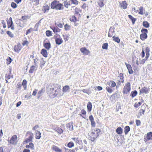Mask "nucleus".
<instances>
[{"mask_svg":"<svg viewBox=\"0 0 152 152\" xmlns=\"http://www.w3.org/2000/svg\"><path fill=\"white\" fill-rule=\"evenodd\" d=\"M92 105L91 103L90 102H88L87 104V108L88 111L90 112L92 110Z\"/></svg>","mask_w":152,"mask_h":152,"instance_id":"31","label":"nucleus"},{"mask_svg":"<svg viewBox=\"0 0 152 152\" xmlns=\"http://www.w3.org/2000/svg\"><path fill=\"white\" fill-rule=\"evenodd\" d=\"M113 40L117 43H119L120 42V39L118 37H115V36H113Z\"/></svg>","mask_w":152,"mask_h":152,"instance_id":"45","label":"nucleus"},{"mask_svg":"<svg viewBox=\"0 0 152 152\" xmlns=\"http://www.w3.org/2000/svg\"><path fill=\"white\" fill-rule=\"evenodd\" d=\"M29 44V42L27 40H24L23 41V42L22 43V45L23 46L26 45V46H28Z\"/></svg>","mask_w":152,"mask_h":152,"instance_id":"57","label":"nucleus"},{"mask_svg":"<svg viewBox=\"0 0 152 152\" xmlns=\"http://www.w3.org/2000/svg\"><path fill=\"white\" fill-rule=\"evenodd\" d=\"M139 14L141 15H143L144 14L143 12V8L142 7H141L139 8Z\"/></svg>","mask_w":152,"mask_h":152,"instance_id":"51","label":"nucleus"},{"mask_svg":"<svg viewBox=\"0 0 152 152\" xmlns=\"http://www.w3.org/2000/svg\"><path fill=\"white\" fill-rule=\"evenodd\" d=\"M22 48V46L20 43H18L14 46L13 49L15 52L18 53L21 50Z\"/></svg>","mask_w":152,"mask_h":152,"instance_id":"11","label":"nucleus"},{"mask_svg":"<svg viewBox=\"0 0 152 152\" xmlns=\"http://www.w3.org/2000/svg\"><path fill=\"white\" fill-rule=\"evenodd\" d=\"M45 33L47 37H50L52 36V32L50 31L47 30Z\"/></svg>","mask_w":152,"mask_h":152,"instance_id":"50","label":"nucleus"},{"mask_svg":"<svg viewBox=\"0 0 152 152\" xmlns=\"http://www.w3.org/2000/svg\"><path fill=\"white\" fill-rule=\"evenodd\" d=\"M25 147L27 148H30L31 150H34V145L31 142H30L29 143L28 145H26Z\"/></svg>","mask_w":152,"mask_h":152,"instance_id":"28","label":"nucleus"},{"mask_svg":"<svg viewBox=\"0 0 152 152\" xmlns=\"http://www.w3.org/2000/svg\"><path fill=\"white\" fill-rule=\"evenodd\" d=\"M73 123L72 122L68 123L66 125L67 128L70 130H72L73 128Z\"/></svg>","mask_w":152,"mask_h":152,"instance_id":"29","label":"nucleus"},{"mask_svg":"<svg viewBox=\"0 0 152 152\" xmlns=\"http://www.w3.org/2000/svg\"><path fill=\"white\" fill-rule=\"evenodd\" d=\"M17 5L14 2H12L11 4V7L14 9L15 8L17 7Z\"/></svg>","mask_w":152,"mask_h":152,"instance_id":"63","label":"nucleus"},{"mask_svg":"<svg viewBox=\"0 0 152 152\" xmlns=\"http://www.w3.org/2000/svg\"><path fill=\"white\" fill-rule=\"evenodd\" d=\"M72 3L75 5H77L78 4V1L77 0H71Z\"/></svg>","mask_w":152,"mask_h":152,"instance_id":"62","label":"nucleus"},{"mask_svg":"<svg viewBox=\"0 0 152 152\" xmlns=\"http://www.w3.org/2000/svg\"><path fill=\"white\" fill-rule=\"evenodd\" d=\"M100 132V130L98 128L91 130L88 135L89 140L92 142L94 141L99 137Z\"/></svg>","mask_w":152,"mask_h":152,"instance_id":"2","label":"nucleus"},{"mask_svg":"<svg viewBox=\"0 0 152 152\" xmlns=\"http://www.w3.org/2000/svg\"><path fill=\"white\" fill-rule=\"evenodd\" d=\"M108 44L107 43H104L102 46V48L103 49L107 50L108 48Z\"/></svg>","mask_w":152,"mask_h":152,"instance_id":"54","label":"nucleus"},{"mask_svg":"<svg viewBox=\"0 0 152 152\" xmlns=\"http://www.w3.org/2000/svg\"><path fill=\"white\" fill-rule=\"evenodd\" d=\"M149 91V88L146 87H144L142 88L140 90V94L145 93V94H148Z\"/></svg>","mask_w":152,"mask_h":152,"instance_id":"14","label":"nucleus"},{"mask_svg":"<svg viewBox=\"0 0 152 152\" xmlns=\"http://www.w3.org/2000/svg\"><path fill=\"white\" fill-rule=\"evenodd\" d=\"M7 27L8 28H11L12 30H14V26L13 25V22L12 19L11 17H10L9 19L7 20Z\"/></svg>","mask_w":152,"mask_h":152,"instance_id":"10","label":"nucleus"},{"mask_svg":"<svg viewBox=\"0 0 152 152\" xmlns=\"http://www.w3.org/2000/svg\"><path fill=\"white\" fill-rule=\"evenodd\" d=\"M63 37L65 41H68L69 39V37L67 35H63Z\"/></svg>","mask_w":152,"mask_h":152,"instance_id":"60","label":"nucleus"},{"mask_svg":"<svg viewBox=\"0 0 152 152\" xmlns=\"http://www.w3.org/2000/svg\"><path fill=\"white\" fill-rule=\"evenodd\" d=\"M81 12V10L80 9L78 8L77 7L75 9V14L77 15H78L80 16H81L80 14L79 13L80 12Z\"/></svg>","mask_w":152,"mask_h":152,"instance_id":"41","label":"nucleus"},{"mask_svg":"<svg viewBox=\"0 0 152 152\" xmlns=\"http://www.w3.org/2000/svg\"><path fill=\"white\" fill-rule=\"evenodd\" d=\"M106 89L107 91L110 93H111L113 91L112 89L108 86L106 87Z\"/></svg>","mask_w":152,"mask_h":152,"instance_id":"58","label":"nucleus"},{"mask_svg":"<svg viewBox=\"0 0 152 152\" xmlns=\"http://www.w3.org/2000/svg\"><path fill=\"white\" fill-rule=\"evenodd\" d=\"M8 141L9 143L11 145H17L18 142L17 136L15 134L14 135L11 137Z\"/></svg>","mask_w":152,"mask_h":152,"instance_id":"5","label":"nucleus"},{"mask_svg":"<svg viewBox=\"0 0 152 152\" xmlns=\"http://www.w3.org/2000/svg\"><path fill=\"white\" fill-rule=\"evenodd\" d=\"M7 34L11 38H13L14 37L13 34L10 31H6Z\"/></svg>","mask_w":152,"mask_h":152,"instance_id":"52","label":"nucleus"},{"mask_svg":"<svg viewBox=\"0 0 152 152\" xmlns=\"http://www.w3.org/2000/svg\"><path fill=\"white\" fill-rule=\"evenodd\" d=\"M50 28L53 30V32L55 33L60 32L61 31V29L57 27L53 26L51 27Z\"/></svg>","mask_w":152,"mask_h":152,"instance_id":"25","label":"nucleus"},{"mask_svg":"<svg viewBox=\"0 0 152 152\" xmlns=\"http://www.w3.org/2000/svg\"><path fill=\"white\" fill-rule=\"evenodd\" d=\"M80 51L83 55H87L90 53L88 50L87 49L86 47H83L80 48Z\"/></svg>","mask_w":152,"mask_h":152,"instance_id":"13","label":"nucleus"},{"mask_svg":"<svg viewBox=\"0 0 152 152\" xmlns=\"http://www.w3.org/2000/svg\"><path fill=\"white\" fill-rule=\"evenodd\" d=\"M64 28L65 31H69L71 29V26L70 25L66 24L64 25Z\"/></svg>","mask_w":152,"mask_h":152,"instance_id":"44","label":"nucleus"},{"mask_svg":"<svg viewBox=\"0 0 152 152\" xmlns=\"http://www.w3.org/2000/svg\"><path fill=\"white\" fill-rule=\"evenodd\" d=\"M44 90L42 88L40 91H39L38 93V98H39L40 97L42 94L44 92Z\"/></svg>","mask_w":152,"mask_h":152,"instance_id":"53","label":"nucleus"},{"mask_svg":"<svg viewBox=\"0 0 152 152\" xmlns=\"http://www.w3.org/2000/svg\"><path fill=\"white\" fill-rule=\"evenodd\" d=\"M142 104V103L140 102H139L138 103H135L134 106L135 108H137L138 107L140 106Z\"/></svg>","mask_w":152,"mask_h":152,"instance_id":"61","label":"nucleus"},{"mask_svg":"<svg viewBox=\"0 0 152 152\" xmlns=\"http://www.w3.org/2000/svg\"><path fill=\"white\" fill-rule=\"evenodd\" d=\"M128 16L129 18L132 20V24H134L136 20V19L134 18L131 15H129Z\"/></svg>","mask_w":152,"mask_h":152,"instance_id":"37","label":"nucleus"},{"mask_svg":"<svg viewBox=\"0 0 152 152\" xmlns=\"http://www.w3.org/2000/svg\"><path fill=\"white\" fill-rule=\"evenodd\" d=\"M0 152H10V151L7 147L2 146L0 147Z\"/></svg>","mask_w":152,"mask_h":152,"instance_id":"24","label":"nucleus"},{"mask_svg":"<svg viewBox=\"0 0 152 152\" xmlns=\"http://www.w3.org/2000/svg\"><path fill=\"white\" fill-rule=\"evenodd\" d=\"M6 61L7 64L8 65L11 63L13 60L10 57H8L6 59Z\"/></svg>","mask_w":152,"mask_h":152,"instance_id":"43","label":"nucleus"},{"mask_svg":"<svg viewBox=\"0 0 152 152\" xmlns=\"http://www.w3.org/2000/svg\"><path fill=\"white\" fill-rule=\"evenodd\" d=\"M37 69V68L34 66H31L29 71V73H32L34 71Z\"/></svg>","mask_w":152,"mask_h":152,"instance_id":"36","label":"nucleus"},{"mask_svg":"<svg viewBox=\"0 0 152 152\" xmlns=\"http://www.w3.org/2000/svg\"><path fill=\"white\" fill-rule=\"evenodd\" d=\"M50 7L49 5L47 4H45L42 8V10L43 13H45L48 12L50 10Z\"/></svg>","mask_w":152,"mask_h":152,"instance_id":"15","label":"nucleus"},{"mask_svg":"<svg viewBox=\"0 0 152 152\" xmlns=\"http://www.w3.org/2000/svg\"><path fill=\"white\" fill-rule=\"evenodd\" d=\"M11 78V76L10 74H9V75L6 74L5 76V80L6 81V83L8 82V80L10 79Z\"/></svg>","mask_w":152,"mask_h":152,"instance_id":"59","label":"nucleus"},{"mask_svg":"<svg viewBox=\"0 0 152 152\" xmlns=\"http://www.w3.org/2000/svg\"><path fill=\"white\" fill-rule=\"evenodd\" d=\"M114 32L115 31L114 29L111 27L109 29L108 36L109 37H111L113 35Z\"/></svg>","mask_w":152,"mask_h":152,"instance_id":"26","label":"nucleus"},{"mask_svg":"<svg viewBox=\"0 0 152 152\" xmlns=\"http://www.w3.org/2000/svg\"><path fill=\"white\" fill-rule=\"evenodd\" d=\"M77 19V18L75 15H71L69 18V20L72 22H73L74 23L75 26H77L79 24L78 23H76V22L79 21L78 19Z\"/></svg>","mask_w":152,"mask_h":152,"instance_id":"12","label":"nucleus"},{"mask_svg":"<svg viewBox=\"0 0 152 152\" xmlns=\"http://www.w3.org/2000/svg\"><path fill=\"white\" fill-rule=\"evenodd\" d=\"M47 94L52 98L60 97L62 95L61 86L58 84H50L47 88Z\"/></svg>","mask_w":152,"mask_h":152,"instance_id":"1","label":"nucleus"},{"mask_svg":"<svg viewBox=\"0 0 152 152\" xmlns=\"http://www.w3.org/2000/svg\"><path fill=\"white\" fill-rule=\"evenodd\" d=\"M143 25L145 28H148L149 26V24L147 21H144L143 22Z\"/></svg>","mask_w":152,"mask_h":152,"instance_id":"49","label":"nucleus"},{"mask_svg":"<svg viewBox=\"0 0 152 152\" xmlns=\"http://www.w3.org/2000/svg\"><path fill=\"white\" fill-rule=\"evenodd\" d=\"M51 149L53 151L56 152H62L61 149L55 145H53L52 146Z\"/></svg>","mask_w":152,"mask_h":152,"instance_id":"16","label":"nucleus"},{"mask_svg":"<svg viewBox=\"0 0 152 152\" xmlns=\"http://www.w3.org/2000/svg\"><path fill=\"white\" fill-rule=\"evenodd\" d=\"M31 2H34L35 4L36 5H37L39 4V0H32L31 1Z\"/></svg>","mask_w":152,"mask_h":152,"instance_id":"64","label":"nucleus"},{"mask_svg":"<svg viewBox=\"0 0 152 152\" xmlns=\"http://www.w3.org/2000/svg\"><path fill=\"white\" fill-rule=\"evenodd\" d=\"M144 141L146 143H150V140H152V132H148L144 136Z\"/></svg>","mask_w":152,"mask_h":152,"instance_id":"7","label":"nucleus"},{"mask_svg":"<svg viewBox=\"0 0 152 152\" xmlns=\"http://www.w3.org/2000/svg\"><path fill=\"white\" fill-rule=\"evenodd\" d=\"M43 45L44 47L47 50H49L51 47L50 42L47 39L44 40Z\"/></svg>","mask_w":152,"mask_h":152,"instance_id":"9","label":"nucleus"},{"mask_svg":"<svg viewBox=\"0 0 152 152\" xmlns=\"http://www.w3.org/2000/svg\"><path fill=\"white\" fill-rule=\"evenodd\" d=\"M148 37L147 35L146 34H141L140 35V39L144 41Z\"/></svg>","mask_w":152,"mask_h":152,"instance_id":"33","label":"nucleus"},{"mask_svg":"<svg viewBox=\"0 0 152 152\" xmlns=\"http://www.w3.org/2000/svg\"><path fill=\"white\" fill-rule=\"evenodd\" d=\"M131 89V84L129 82L126 83L123 89V93L124 94H127L130 91Z\"/></svg>","mask_w":152,"mask_h":152,"instance_id":"6","label":"nucleus"},{"mask_svg":"<svg viewBox=\"0 0 152 152\" xmlns=\"http://www.w3.org/2000/svg\"><path fill=\"white\" fill-rule=\"evenodd\" d=\"M54 130L58 133L59 134H62L63 133V129L59 127H58L57 128H56L55 129H54Z\"/></svg>","mask_w":152,"mask_h":152,"instance_id":"47","label":"nucleus"},{"mask_svg":"<svg viewBox=\"0 0 152 152\" xmlns=\"http://www.w3.org/2000/svg\"><path fill=\"white\" fill-rule=\"evenodd\" d=\"M74 146V144L72 141H71L69 142L67 145V146L69 148H72Z\"/></svg>","mask_w":152,"mask_h":152,"instance_id":"48","label":"nucleus"},{"mask_svg":"<svg viewBox=\"0 0 152 152\" xmlns=\"http://www.w3.org/2000/svg\"><path fill=\"white\" fill-rule=\"evenodd\" d=\"M69 89V87L68 86H65L63 88L62 91L64 93L67 92Z\"/></svg>","mask_w":152,"mask_h":152,"instance_id":"42","label":"nucleus"},{"mask_svg":"<svg viewBox=\"0 0 152 152\" xmlns=\"http://www.w3.org/2000/svg\"><path fill=\"white\" fill-rule=\"evenodd\" d=\"M107 85L109 86H110V84H111V87H115L116 85L115 83L113 80H110L109 82H107Z\"/></svg>","mask_w":152,"mask_h":152,"instance_id":"32","label":"nucleus"},{"mask_svg":"<svg viewBox=\"0 0 152 152\" xmlns=\"http://www.w3.org/2000/svg\"><path fill=\"white\" fill-rule=\"evenodd\" d=\"M50 7L53 9L58 10H62L64 8L63 4L56 0H54L51 3Z\"/></svg>","mask_w":152,"mask_h":152,"instance_id":"3","label":"nucleus"},{"mask_svg":"<svg viewBox=\"0 0 152 152\" xmlns=\"http://www.w3.org/2000/svg\"><path fill=\"white\" fill-rule=\"evenodd\" d=\"M72 139L75 142L76 144H80V143H82V141L80 140L78 137H72Z\"/></svg>","mask_w":152,"mask_h":152,"instance_id":"30","label":"nucleus"},{"mask_svg":"<svg viewBox=\"0 0 152 152\" xmlns=\"http://www.w3.org/2000/svg\"><path fill=\"white\" fill-rule=\"evenodd\" d=\"M54 38L56 44L60 45L63 42V40L59 35L56 34L54 35Z\"/></svg>","mask_w":152,"mask_h":152,"instance_id":"8","label":"nucleus"},{"mask_svg":"<svg viewBox=\"0 0 152 152\" xmlns=\"http://www.w3.org/2000/svg\"><path fill=\"white\" fill-rule=\"evenodd\" d=\"M64 4L65 7L67 8H68L69 6L70 5V2H67V1H64Z\"/></svg>","mask_w":152,"mask_h":152,"instance_id":"56","label":"nucleus"},{"mask_svg":"<svg viewBox=\"0 0 152 152\" xmlns=\"http://www.w3.org/2000/svg\"><path fill=\"white\" fill-rule=\"evenodd\" d=\"M137 94V92L136 90L134 91H132L130 94V96L132 98L134 97Z\"/></svg>","mask_w":152,"mask_h":152,"instance_id":"46","label":"nucleus"},{"mask_svg":"<svg viewBox=\"0 0 152 152\" xmlns=\"http://www.w3.org/2000/svg\"><path fill=\"white\" fill-rule=\"evenodd\" d=\"M104 0H98L97 1L98 5L100 8H102L104 6L105 4L104 3Z\"/></svg>","mask_w":152,"mask_h":152,"instance_id":"27","label":"nucleus"},{"mask_svg":"<svg viewBox=\"0 0 152 152\" xmlns=\"http://www.w3.org/2000/svg\"><path fill=\"white\" fill-rule=\"evenodd\" d=\"M119 77H120V80L118 81V84L119 85H120L121 83H123L124 82L123 74L120 73L119 75Z\"/></svg>","mask_w":152,"mask_h":152,"instance_id":"21","label":"nucleus"},{"mask_svg":"<svg viewBox=\"0 0 152 152\" xmlns=\"http://www.w3.org/2000/svg\"><path fill=\"white\" fill-rule=\"evenodd\" d=\"M124 132L125 134H127L128 132H129L130 129L129 126H126L124 128Z\"/></svg>","mask_w":152,"mask_h":152,"instance_id":"40","label":"nucleus"},{"mask_svg":"<svg viewBox=\"0 0 152 152\" xmlns=\"http://www.w3.org/2000/svg\"><path fill=\"white\" fill-rule=\"evenodd\" d=\"M119 3L121 7L123 9H125L127 8L128 4L126 1H123L121 2H120Z\"/></svg>","mask_w":152,"mask_h":152,"instance_id":"19","label":"nucleus"},{"mask_svg":"<svg viewBox=\"0 0 152 152\" xmlns=\"http://www.w3.org/2000/svg\"><path fill=\"white\" fill-rule=\"evenodd\" d=\"M141 32L142 33V34H147L148 33V31L147 29L142 28L141 30Z\"/></svg>","mask_w":152,"mask_h":152,"instance_id":"55","label":"nucleus"},{"mask_svg":"<svg viewBox=\"0 0 152 152\" xmlns=\"http://www.w3.org/2000/svg\"><path fill=\"white\" fill-rule=\"evenodd\" d=\"M35 138L36 139H39L41 137V133L38 130H36L35 132Z\"/></svg>","mask_w":152,"mask_h":152,"instance_id":"22","label":"nucleus"},{"mask_svg":"<svg viewBox=\"0 0 152 152\" xmlns=\"http://www.w3.org/2000/svg\"><path fill=\"white\" fill-rule=\"evenodd\" d=\"M64 149L65 151H68V152H76L75 150L77 151L78 150V148H75V149H68L66 148L65 147L64 148Z\"/></svg>","mask_w":152,"mask_h":152,"instance_id":"38","label":"nucleus"},{"mask_svg":"<svg viewBox=\"0 0 152 152\" xmlns=\"http://www.w3.org/2000/svg\"><path fill=\"white\" fill-rule=\"evenodd\" d=\"M116 132L119 134H121L123 132V129L121 127H118L116 130Z\"/></svg>","mask_w":152,"mask_h":152,"instance_id":"35","label":"nucleus"},{"mask_svg":"<svg viewBox=\"0 0 152 152\" xmlns=\"http://www.w3.org/2000/svg\"><path fill=\"white\" fill-rule=\"evenodd\" d=\"M89 119L91 122V126L92 127L95 126V123L94 121V118L92 115H91L89 116Z\"/></svg>","mask_w":152,"mask_h":152,"instance_id":"20","label":"nucleus"},{"mask_svg":"<svg viewBox=\"0 0 152 152\" xmlns=\"http://www.w3.org/2000/svg\"><path fill=\"white\" fill-rule=\"evenodd\" d=\"M150 50L149 48L148 47H146V56L145 57V59L147 60L149 56V52Z\"/></svg>","mask_w":152,"mask_h":152,"instance_id":"39","label":"nucleus"},{"mask_svg":"<svg viewBox=\"0 0 152 152\" xmlns=\"http://www.w3.org/2000/svg\"><path fill=\"white\" fill-rule=\"evenodd\" d=\"M125 64L126 66L129 74H132L133 73V71L131 65L129 64H127L126 63H125Z\"/></svg>","mask_w":152,"mask_h":152,"instance_id":"17","label":"nucleus"},{"mask_svg":"<svg viewBox=\"0 0 152 152\" xmlns=\"http://www.w3.org/2000/svg\"><path fill=\"white\" fill-rule=\"evenodd\" d=\"M27 81L25 79L24 80L22 83V85L24 88V89L26 90L27 89Z\"/></svg>","mask_w":152,"mask_h":152,"instance_id":"34","label":"nucleus"},{"mask_svg":"<svg viewBox=\"0 0 152 152\" xmlns=\"http://www.w3.org/2000/svg\"><path fill=\"white\" fill-rule=\"evenodd\" d=\"M86 110L84 109H82L81 110L80 113L79 114L80 117L83 118H85L86 116Z\"/></svg>","mask_w":152,"mask_h":152,"instance_id":"18","label":"nucleus"},{"mask_svg":"<svg viewBox=\"0 0 152 152\" xmlns=\"http://www.w3.org/2000/svg\"><path fill=\"white\" fill-rule=\"evenodd\" d=\"M26 136L28 137L24 141L26 143L31 142L34 138L33 133L31 131H28L26 133Z\"/></svg>","mask_w":152,"mask_h":152,"instance_id":"4","label":"nucleus"},{"mask_svg":"<svg viewBox=\"0 0 152 152\" xmlns=\"http://www.w3.org/2000/svg\"><path fill=\"white\" fill-rule=\"evenodd\" d=\"M40 53L44 57L46 58L48 57V53L46 50L45 49H42Z\"/></svg>","mask_w":152,"mask_h":152,"instance_id":"23","label":"nucleus"}]
</instances>
